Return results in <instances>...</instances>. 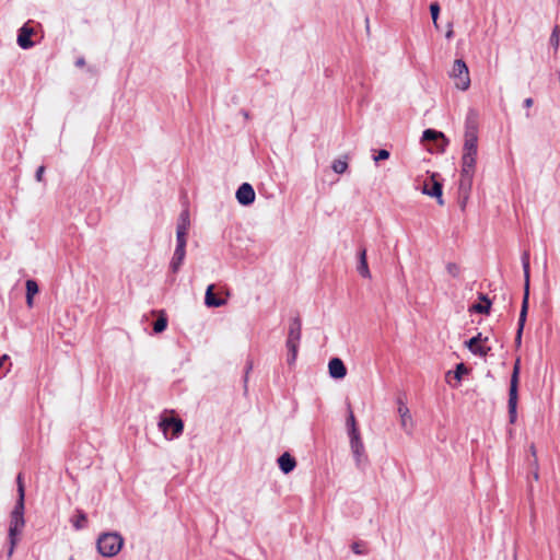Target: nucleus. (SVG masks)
I'll return each mask as SVG.
<instances>
[{
	"mask_svg": "<svg viewBox=\"0 0 560 560\" xmlns=\"http://www.w3.org/2000/svg\"><path fill=\"white\" fill-rule=\"evenodd\" d=\"M24 510H25V502H23V497L21 500H16L15 505L10 514V526H9V549H8V557L11 558L15 546L19 541L18 536L21 533L22 528L25 525L24 520Z\"/></svg>",
	"mask_w": 560,
	"mask_h": 560,
	"instance_id": "obj_1",
	"label": "nucleus"
},
{
	"mask_svg": "<svg viewBox=\"0 0 560 560\" xmlns=\"http://www.w3.org/2000/svg\"><path fill=\"white\" fill-rule=\"evenodd\" d=\"M158 425L166 440L177 439L184 431V422L175 415L174 410H164L160 416Z\"/></svg>",
	"mask_w": 560,
	"mask_h": 560,
	"instance_id": "obj_2",
	"label": "nucleus"
},
{
	"mask_svg": "<svg viewBox=\"0 0 560 560\" xmlns=\"http://www.w3.org/2000/svg\"><path fill=\"white\" fill-rule=\"evenodd\" d=\"M463 152L478 153V115L474 109H470L465 120V135H464Z\"/></svg>",
	"mask_w": 560,
	"mask_h": 560,
	"instance_id": "obj_3",
	"label": "nucleus"
},
{
	"mask_svg": "<svg viewBox=\"0 0 560 560\" xmlns=\"http://www.w3.org/2000/svg\"><path fill=\"white\" fill-rule=\"evenodd\" d=\"M124 545V538L116 532L103 533L98 536L96 547L103 557L116 556Z\"/></svg>",
	"mask_w": 560,
	"mask_h": 560,
	"instance_id": "obj_4",
	"label": "nucleus"
},
{
	"mask_svg": "<svg viewBox=\"0 0 560 560\" xmlns=\"http://www.w3.org/2000/svg\"><path fill=\"white\" fill-rule=\"evenodd\" d=\"M518 382H520V359L516 360L510 381L509 388V421L515 423L517 419V400H518Z\"/></svg>",
	"mask_w": 560,
	"mask_h": 560,
	"instance_id": "obj_5",
	"label": "nucleus"
},
{
	"mask_svg": "<svg viewBox=\"0 0 560 560\" xmlns=\"http://www.w3.org/2000/svg\"><path fill=\"white\" fill-rule=\"evenodd\" d=\"M451 75L456 80L455 86L462 91H466L470 85L469 71L466 62L456 59L453 65Z\"/></svg>",
	"mask_w": 560,
	"mask_h": 560,
	"instance_id": "obj_6",
	"label": "nucleus"
},
{
	"mask_svg": "<svg viewBox=\"0 0 560 560\" xmlns=\"http://www.w3.org/2000/svg\"><path fill=\"white\" fill-rule=\"evenodd\" d=\"M350 447L353 454L355 464L359 468H363L368 462V457L365 455L364 445L361 439L360 433L350 435Z\"/></svg>",
	"mask_w": 560,
	"mask_h": 560,
	"instance_id": "obj_7",
	"label": "nucleus"
},
{
	"mask_svg": "<svg viewBox=\"0 0 560 560\" xmlns=\"http://www.w3.org/2000/svg\"><path fill=\"white\" fill-rule=\"evenodd\" d=\"M442 189H443L442 183L438 179V175L433 174L430 176V178L428 180L424 182L422 192L430 197L436 198L438 203L440 206H443L444 200L442 197Z\"/></svg>",
	"mask_w": 560,
	"mask_h": 560,
	"instance_id": "obj_8",
	"label": "nucleus"
},
{
	"mask_svg": "<svg viewBox=\"0 0 560 560\" xmlns=\"http://www.w3.org/2000/svg\"><path fill=\"white\" fill-rule=\"evenodd\" d=\"M236 200L242 206H250L255 201V190L249 183H243L236 190Z\"/></svg>",
	"mask_w": 560,
	"mask_h": 560,
	"instance_id": "obj_9",
	"label": "nucleus"
},
{
	"mask_svg": "<svg viewBox=\"0 0 560 560\" xmlns=\"http://www.w3.org/2000/svg\"><path fill=\"white\" fill-rule=\"evenodd\" d=\"M34 34V28L30 26V22L25 23L18 33V45L22 49L32 48L35 43L32 40V35Z\"/></svg>",
	"mask_w": 560,
	"mask_h": 560,
	"instance_id": "obj_10",
	"label": "nucleus"
},
{
	"mask_svg": "<svg viewBox=\"0 0 560 560\" xmlns=\"http://www.w3.org/2000/svg\"><path fill=\"white\" fill-rule=\"evenodd\" d=\"M522 267L524 271V294L523 301H529V252L524 250L521 256Z\"/></svg>",
	"mask_w": 560,
	"mask_h": 560,
	"instance_id": "obj_11",
	"label": "nucleus"
},
{
	"mask_svg": "<svg viewBox=\"0 0 560 560\" xmlns=\"http://www.w3.org/2000/svg\"><path fill=\"white\" fill-rule=\"evenodd\" d=\"M329 375L335 380H341L347 374V368L341 359L332 358L328 363Z\"/></svg>",
	"mask_w": 560,
	"mask_h": 560,
	"instance_id": "obj_12",
	"label": "nucleus"
},
{
	"mask_svg": "<svg viewBox=\"0 0 560 560\" xmlns=\"http://www.w3.org/2000/svg\"><path fill=\"white\" fill-rule=\"evenodd\" d=\"M528 303H529V301H522V306H521V312H520V317H518V323H517V330H516V336H515L516 346H521V342H522V335H523V330H524V326H525L526 317H527V313H528Z\"/></svg>",
	"mask_w": 560,
	"mask_h": 560,
	"instance_id": "obj_13",
	"label": "nucleus"
},
{
	"mask_svg": "<svg viewBox=\"0 0 560 560\" xmlns=\"http://www.w3.org/2000/svg\"><path fill=\"white\" fill-rule=\"evenodd\" d=\"M302 323L299 315L290 320L287 341H301Z\"/></svg>",
	"mask_w": 560,
	"mask_h": 560,
	"instance_id": "obj_14",
	"label": "nucleus"
},
{
	"mask_svg": "<svg viewBox=\"0 0 560 560\" xmlns=\"http://www.w3.org/2000/svg\"><path fill=\"white\" fill-rule=\"evenodd\" d=\"M357 270L361 277L366 278V279L371 278V272H370L368 260H366L365 247L360 248V250L358 253Z\"/></svg>",
	"mask_w": 560,
	"mask_h": 560,
	"instance_id": "obj_15",
	"label": "nucleus"
},
{
	"mask_svg": "<svg viewBox=\"0 0 560 560\" xmlns=\"http://www.w3.org/2000/svg\"><path fill=\"white\" fill-rule=\"evenodd\" d=\"M214 285H208L205 294V304L208 307H220L226 304V300L218 298L214 292Z\"/></svg>",
	"mask_w": 560,
	"mask_h": 560,
	"instance_id": "obj_16",
	"label": "nucleus"
},
{
	"mask_svg": "<svg viewBox=\"0 0 560 560\" xmlns=\"http://www.w3.org/2000/svg\"><path fill=\"white\" fill-rule=\"evenodd\" d=\"M279 468L283 474H290L296 466V460L288 452L283 453L278 458Z\"/></svg>",
	"mask_w": 560,
	"mask_h": 560,
	"instance_id": "obj_17",
	"label": "nucleus"
},
{
	"mask_svg": "<svg viewBox=\"0 0 560 560\" xmlns=\"http://www.w3.org/2000/svg\"><path fill=\"white\" fill-rule=\"evenodd\" d=\"M479 300L481 301V303L472 304L468 311L470 313H477V314H489L490 308H491V301L483 293H479Z\"/></svg>",
	"mask_w": 560,
	"mask_h": 560,
	"instance_id": "obj_18",
	"label": "nucleus"
},
{
	"mask_svg": "<svg viewBox=\"0 0 560 560\" xmlns=\"http://www.w3.org/2000/svg\"><path fill=\"white\" fill-rule=\"evenodd\" d=\"M477 154L463 152L462 156V173H475Z\"/></svg>",
	"mask_w": 560,
	"mask_h": 560,
	"instance_id": "obj_19",
	"label": "nucleus"
},
{
	"mask_svg": "<svg viewBox=\"0 0 560 560\" xmlns=\"http://www.w3.org/2000/svg\"><path fill=\"white\" fill-rule=\"evenodd\" d=\"M185 255H186L185 248L175 247V250H174L171 264H170V268L174 273H176L179 270V268L185 259Z\"/></svg>",
	"mask_w": 560,
	"mask_h": 560,
	"instance_id": "obj_20",
	"label": "nucleus"
},
{
	"mask_svg": "<svg viewBox=\"0 0 560 560\" xmlns=\"http://www.w3.org/2000/svg\"><path fill=\"white\" fill-rule=\"evenodd\" d=\"M475 173H462L460 172V180H459V192L467 198V194L471 189L472 178Z\"/></svg>",
	"mask_w": 560,
	"mask_h": 560,
	"instance_id": "obj_21",
	"label": "nucleus"
},
{
	"mask_svg": "<svg viewBox=\"0 0 560 560\" xmlns=\"http://www.w3.org/2000/svg\"><path fill=\"white\" fill-rule=\"evenodd\" d=\"M190 226L189 210L184 209L178 217L176 231L188 233Z\"/></svg>",
	"mask_w": 560,
	"mask_h": 560,
	"instance_id": "obj_22",
	"label": "nucleus"
},
{
	"mask_svg": "<svg viewBox=\"0 0 560 560\" xmlns=\"http://www.w3.org/2000/svg\"><path fill=\"white\" fill-rule=\"evenodd\" d=\"M285 346L288 348L287 362H288L289 365H293L295 363V360H296V357H298V351H299L300 342L287 341Z\"/></svg>",
	"mask_w": 560,
	"mask_h": 560,
	"instance_id": "obj_23",
	"label": "nucleus"
},
{
	"mask_svg": "<svg viewBox=\"0 0 560 560\" xmlns=\"http://www.w3.org/2000/svg\"><path fill=\"white\" fill-rule=\"evenodd\" d=\"M72 522V525L73 527L77 529V530H80L82 528L85 527L86 523H88V516L86 514L81 511V510H78L77 511V515L73 516V518L71 520Z\"/></svg>",
	"mask_w": 560,
	"mask_h": 560,
	"instance_id": "obj_24",
	"label": "nucleus"
},
{
	"mask_svg": "<svg viewBox=\"0 0 560 560\" xmlns=\"http://www.w3.org/2000/svg\"><path fill=\"white\" fill-rule=\"evenodd\" d=\"M166 327H167V317H166L164 311H161L160 316L153 323V331L155 334H161L166 329Z\"/></svg>",
	"mask_w": 560,
	"mask_h": 560,
	"instance_id": "obj_25",
	"label": "nucleus"
},
{
	"mask_svg": "<svg viewBox=\"0 0 560 560\" xmlns=\"http://www.w3.org/2000/svg\"><path fill=\"white\" fill-rule=\"evenodd\" d=\"M398 413L401 420V427L407 429V422L411 420L408 407L399 399Z\"/></svg>",
	"mask_w": 560,
	"mask_h": 560,
	"instance_id": "obj_26",
	"label": "nucleus"
},
{
	"mask_svg": "<svg viewBox=\"0 0 560 560\" xmlns=\"http://www.w3.org/2000/svg\"><path fill=\"white\" fill-rule=\"evenodd\" d=\"M346 425H347V429H348L349 436L360 433V431H359V429L357 427L355 417H354L353 411H352V409L350 407H349V415H348V418H347Z\"/></svg>",
	"mask_w": 560,
	"mask_h": 560,
	"instance_id": "obj_27",
	"label": "nucleus"
},
{
	"mask_svg": "<svg viewBox=\"0 0 560 560\" xmlns=\"http://www.w3.org/2000/svg\"><path fill=\"white\" fill-rule=\"evenodd\" d=\"M438 139H445L441 131H436L434 129H425L422 133L423 141H435Z\"/></svg>",
	"mask_w": 560,
	"mask_h": 560,
	"instance_id": "obj_28",
	"label": "nucleus"
},
{
	"mask_svg": "<svg viewBox=\"0 0 560 560\" xmlns=\"http://www.w3.org/2000/svg\"><path fill=\"white\" fill-rule=\"evenodd\" d=\"M331 168L337 174H343L348 170L347 156L345 159H336L331 164Z\"/></svg>",
	"mask_w": 560,
	"mask_h": 560,
	"instance_id": "obj_29",
	"label": "nucleus"
},
{
	"mask_svg": "<svg viewBox=\"0 0 560 560\" xmlns=\"http://www.w3.org/2000/svg\"><path fill=\"white\" fill-rule=\"evenodd\" d=\"M440 11H441V8L438 2H432L430 4V13H431L432 22L436 30L440 28L439 23H438Z\"/></svg>",
	"mask_w": 560,
	"mask_h": 560,
	"instance_id": "obj_30",
	"label": "nucleus"
},
{
	"mask_svg": "<svg viewBox=\"0 0 560 560\" xmlns=\"http://www.w3.org/2000/svg\"><path fill=\"white\" fill-rule=\"evenodd\" d=\"M549 42H550V45L555 48V50H558L559 43H560V26L559 25H556L553 27Z\"/></svg>",
	"mask_w": 560,
	"mask_h": 560,
	"instance_id": "obj_31",
	"label": "nucleus"
},
{
	"mask_svg": "<svg viewBox=\"0 0 560 560\" xmlns=\"http://www.w3.org/2000/svg\"><path fill=\"white\" fill-rule=\"evenodd\" d=\"M481 341V332H478L477 336L470 338L465 342L466 347L474 353L475 350L480 347L479 342Z\"/></svg>",
	"mask_w": 560,
	"mask_h": 560,
	"instance_id": "obj_32",
	"label": "nucleus"
},
{
	"mask_svg": "<svg viewBox=\"0 0 560 560\" xmlns=\"http://www.w3.org/2000/svg\"><path fill=\"white\" fill-rule=\"evenodd\" d=\"M16 486H18V499L16 500H21V498L23 497V502H25V488H24V482H23V476L21 472L16 477Z\"/></svg>",
	"mask_w": 560,
	"mask_h": 560,
	"instance_id": "obj_33",
	"label": "nucleus"
},
{
	"mask_svg": "<svg viewBox=\"0 0 560 560\" xmlns=\"http://www.w3.org/2000/svg\"><path fill=\"white\" fill-rule=\"evenodd\" d=\"M25 287H26V294H30L33 296L36 295L39 291L37 282L33 279L26 280Z\"/></svg>",
	"mask_w": 560,
	"mask_h": 560,
	"instance_id": "obj_34",
	"label": "nucleus"
},
{
	"mask_svg": "<svg viewBox=\"0 0 560 560\" xmlns=\"http://www.w3.org/2000/svg\"><path fill=\"white\" fill-rule=\"evenodd\" d=\"M186 244H187V233L182 232V231H176V247L186 249Z\"/></svg>",
	"mask_w": 560,
	"mask_h": 560,
	"instance_id": "obj_35",
	"label": "nucleus"
},
{
	"mask_svg": "<svg viewBox=\"0 0 560 560\" xmlns=\"http://www.w3.org/2000/svg\"><path fill=\"white\" fill-rule=\"evenodd\" d=\"M467 373H468V369L466 368V365L464 363H458L454 371V376L457 381H460L463 375H465Z\"/></svg>",
	"mask_w": 560,
	"mask_h": 560,
	"instance_id": "obj_36",
	"label": "nucleus"
},
{
	"mask_svg": "<svg viewBox=\"0 0 560 560\" xmlns=\"http://www.w3.org/2000/svg\"><path fill=\"white\" fill-rule=\"evenodd\" d=\"M351 549L355 555H366L368 551L362 542L355 541L351 545Z\"/></svg>",
	"mask_w": 560,
	"mask_h": 560,
	"instance_id": "obj_37",
	"label": "nucleus"
},
{
	"mask_svg": "<svg viewBox=\"0 0 560 560\" xmlns=\"http://www.w3.org/2000/svg\"><path fill=\"white\" fill-rule=\"evenodd\" d=\"M446 269L454 278L459 276V267L455 262H448Z\"/></svg>",
	"mask_w": 560,
	"mask_h": 560,
	"instance_id": "obj_38",
	"label": "nucleus"
},
{
	"mask_svg": "<svg viewBox=\"0 0 560 560\" xmlns=\"http://www.w3.org/2000/svg\"><path fill=\"white\" fill-rule=\"evenodd\" d=\"M389 158V152L385 149H381L376 155H374V161L380 162L383 160H387Z\"/></svg>",
	"mask_w": 560,
	"mask_h": 560,
	"instance_id": "obj_39",
	"label": "nucleus"
},
{
	"mask_svg": "<svg viewBox=\"0 0 560 560\" xmlns=\"http://www.w3.org/2000/svg\"><path fill=\"white\" fill-rule=\"evenodd\" d=\"M44 174H45V166L40 165L35 173V179L39 183L44 180Z\"/></svg>",
	"mask_w": 560,
	"mask_h": 560,
	"instance_id": "obj_40",
	"label": "nucleus"
},
{
	"mask_svg": "<svg viewBox=\"0 0 560 560\" xmlns=\"http://www.w3.org/2000/svg\"><path fill=\"white\" fill-rule=\"evenodd\" d=\"M530 454L533 456V460L529 462V466H537V455H536V447L534 444L529 446Z\"/></svg>",
	"mask_w": 560,
	"mask_h": 560,
	"instance_id": "obj_41",
	"label": "nucleus"
},
{
	"mask_svg": "<svg viewBox=\"0 0 560 560\" xmlns=\"http://www.w3.org/2000/svg\"><path fill=\"white\" fill-rule=\"evenodd\" d=\"M490 351V348L489 347H478L474 354H477V355H480V357H486L488 354V352Z\"/></svg>",
	"mask_w": 560,
	"mask_h": 560,
	"instance_id": "obj_42",
	"label": "nucleus"
},
{
	"mask_svg": "<svg viewBox=\"0 0 560 560\" xmlns=\"http://www.w3.org/2000/svg\"><path fill=\"white\" fill-rule=\"evenodd\" d=\"M453 36H454V32H453V24H452V22H450V23H448V30H447V32H446V34H445V37H446L447 39H451Z\"/></svg>",
	"mask_w": 560,
	"mask_h": 560,
	"instance_id": "obj_43",
	"label": "nucleus"
},
{
	"mask_svg": "<svg viewBox=\"0 0 560 560\" xmlns=\"http://www.w3.org/2000/svg\"><path fill=\"white\" fill-rule=\"evenodd\" d=\"M75 66H77V67H79V68L84 67V66H85V59H84V57H79V58H77V60H75Z\"/></svg>",
	"mask_w": 560,
	"mask_h": 560,
	"instance_id": "obj_44",
	"label": "nucleus"
},
{
	"mask_svg": "<svg viewBox=\"0 0 560 560\" xmlns=\"http://www.w3.org/2000/svg\"><path fill=\"white\" fill-rule=\"evenodd\" d=\"M533 104H534V101H533V98H532V97H527V98H525V100H524V103H523L524 107H526V108L532 107V106H533Z\"/></svg>",
	"mask_w": 560,
	"mask_h": 560,
	"instance_id": "obj_45",
	"label": "nucleus"
},
{
	"mask_svg": "<svg viewBox=\"0 0 560 560\" xmlns=\"http://www.w3.org/2000/svg\"><path fill=\"white\" fill-rule=\"evenodd\" d=\"M252 368H253L252 362H247L246 372H245V378H244L245 383L247 382V375H248L249 371L252 370Z\"/></svg>",
	"mask_w": 560,
	"mask_h": 560,
	"instance_id": "obj_46",
	"label": "nucleus"
},
{
	"mask_svg": "<svg viewBox=\"0 0 560 560\" xmlns=\"http://www.w3.org/2000/svg\"><path fill=\"white\" fill-rule=\"evenodd\" d=\"M33 295L26 294V304L28 307L33 306Z\"/></svg>",
	"mask_w": 560,
	"mask_h": 560,
	"instance_id": "obj_47",
	"label": "nucleus"
},
{
	"mask_svg": "<svg viewBox=\"0 0 560 560\" xmlns=\"http://www.w3.org/2000/svg\"><path fill=\"white\" fill-rule=\"evenodd\" d=\"M534 468L533 470V477L535 480H538L539 478V475H538V465L537 466H532Z\"/></svg>",
	"mask_w": 560,
	"mask_h": 560,
	"instance_id": "obj_48",
	"label": "nucleus"
},
{
	"mask_svg": "<svg viewBox=\"0 0 560 560\" xmlns=\"http://www.w3.org/2000/svg\"><path fill=\"white\" fill-rule=\"evenodd\" d=\"M8 359V355L4 354L2 358H0V368L3 365L4 360Z\"/></svg>",
	"mask_w": 560,
	"mask_h": 560,
	"instance_id": "obj_49",
	"label": "nucleus"
},
{
	"mask_svg": "<svg viewBox=\"0 0 560 560\" xmlns=\"http://www.w3.org/2000/svg\"><path fill=\"white\" fill-rule=\"evenodd\" d=\"M69 560H74L73 558H70Z\"/></svg>",
	"mask_w": 560,
	"mask_h": 560,
	"instance_id": "obj_50",
	"label": "nucleus"
}]
</instances>
